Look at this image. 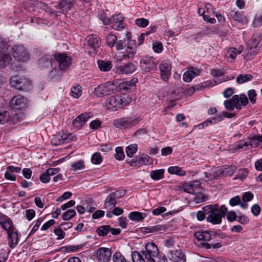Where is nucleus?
I'll list each match as a JSON object with an SVG mask.
<instances>
[{
  "label": "nucleus",
  "mask_w": 262,
  "mask_h": 262,
  "mask_svg": "<svg viewBox=\"0 0 262 262\" xmlns=\"http://www.w3.org/2000/svg\"><path fill=\"white\" fill-rule=\"evenodd\" d=\"M203 209L207 215V221L213 225L221 224L222 217L227 212V208L224 205L219 208L217 204L207 205Z\"/></svg>",
  "instance_id": "1"
},
{
  "label": "nucleus",
  "mask_w": 262,
  "mask_h": 262,
  "mask_svg": "<svg viewBox=\"0 0 262 262\" xmlns=\"http://www.w3.org/2000/svg\"><path fill=\"white\" fill-rule=\"evenodd\" d=\"M131 102V98L125 95L112 96L107 99L105 106L107 110L116 111Z\"/></svg>",
  "instance_id": "2"
},
{
  "label": "nucleus",
  "mask_w": 262,
  "mask_h": 262,
  "mask_svg": "<svg viewBox=\"0 0 262 262\" xmlns=\"http://www.w3.org/2000/svg\"><path fill=\"white\" fill-rule=\"evenodd\" d=\"M93 93L98 97H103L117 93V84L113 81H107L95 88Z\"/></svg>",
  "instance_id": "3"
},
{
  "label": "nucleus",
  "mask_w": 262,
  "mask_h": 262,
  "mask_svg": "<svg viewBox=\"0 0 262 262\" xmlns=\"http://www.w3.org/2000/svg\"><path fill=\"white\" fill-rule=\"evenodd\" d=\"M11 54L15 60L19 62H27L30 58L28 50L21 45L14 46L12 48Z\"/></svg>",
  "instance_id": "4"
},
{
  "label": "nucleus",
  "mask_w": 262,
  "mask_h": 262,
  "mask_svg": "<svg viewBox=\"0 0 262 262\" xmlns=\"http://www.w3.org/2000/svg\"><path fill=\"white\" fill-rule=\"evenodd\" d=\"M141 253L145 262H156L155 258L158 255L159 249L154 243H148L145 246V250Z\"/></svg>",
  "instance_id": "5"
},
{
  "label": "nucleus",
  "mask_w": 262,
  "mask_h": 262,
  "mask_svg": "<svg viewBox=\"0 0 262 262\" xmlns=\"http://www.w3.org/2000/svg\"><path fill=\"white\" fill-rule=\"evenodd\" d=\"M9 84L11 87L18 90H25L28 89L30 85V82L28 79L23 76H14L10 79Z\"/></svg>",
  "instance_id": "6"
},
{
  "label": "nucleus",
  "mask_w": 262,
  "mask_h": 262,
  "mask_svg": "<svg viewBox=\"0 0 262 262\" xmlns=\"http://www.w3.org/2000/svg\"><path fill=\"white\" fill-rule=\"evenodd\" d=\"M138 122L137 119L122 118L115 119L113 124L117 128L127 129L135 126Z\"/></svg>",
  "instance_id": "7"
},
{
  "label": "nucleus",
  "mask_w": 262,
  "mask_h": 262,
  "mask_svg": "<svg viewBox=\"0 0 262 262\" xmlns=\"http://www.w3.org/2000/svg\"><path fill=\"white\" fill-rule=\"evenodd\" d=\"M236 170V167L235 166L231 165L225 167L223 170H212L211 171L208 173L209 176L208 177L211 179H214L217 177L231 176L235 172Z\"/></svg>",
  "instance_id": "8"
},
{
  "label": "nucleus",
  "mask_w": 262,
  "mask_h": 262,
  "mask_svg": "<svg viewBox=\"0 0 262 262\" xmlns=\"http://www.w3.org/2000/svg\"><path fill=\"white\" fill-rule=\"evenodd\" d=\"M10 104L14 111L21 110L27 107V100L21 96H14L11 99Z\"/></svg>",
  "instance_id": "9"
},
{
  "label": "nucleus",
  "mask_w": 262,
  "mask_h": 262,
  "mask_svg": "<svg viewBox=\"0 0 262 262\" xmlns=\"http://www.w3.org/2000/svg\"><path fill=\"white\" fill-rule=\"evenodd\" d=\"M141 68L146 72H150L156 70L157 64L152 57H143L140 61Z\"/></svg>",
  "instance_id": "10"
},
{
  "label": "nucleus",
  "mask_w": 262,
  "mask_h": 262,
  "mask_svg": "<svg viewBox=\"0 0 262 262\" xmlns=\"http://www.w3.org/2000/svg\"><path fill=\"white\" fill-rule=\"evenodd\" d=\"M91 117H92V115L91 113L81 114L73 121V125L77 129H79L85 124L88 119Z\"/></svg>",
  "instance_id": "11"
},
{
  "label": "nucleus",
  "mask_w": 262,
  "mask_h": 262,
  "mask_svg": "<svg viewBox=\"0 0 262 262\" xmlns=\"http://www.w3.org/2000/svg\"><path fill=\"white\" fill-rule=\"evenodd\" d=\"M55 58L58 62L59 68L61 70H67L71 64V59L66 54H55Z\"/></svg>",
  "instance_id": "12"
},
{
  "label": "nucleus",
  "mask_w": 262,
  "mask_h": 262,
  "mask_svg": "<svg viewBox=\"0 0 262 262\" xmlns=\"http://www.w3.org/2000/svg\"><path fill=\"white\" fill-rule=\"evenodd\" d=\"M171 66L168 60L163 61L160 64V70L162 78L166 81L171 75Z\"/></svg>",
  "instance_id": "13"
},
{
  "label": "nucleus",
  "mask_w": 262,
  "mask_h": 262,
  "mask_svg": "<svg viewBox=\"0 0 262 262\" xmlns=\"http://www.w3.org/2000/svg\"><path fill=\"white\" fill-rule=\"evenodd\" d=\"M112 252L107 248H100L97 252V257L99 262H107L111 258Z\"/></svg>",
  "instance_id": "14"
},
{
  "label": "nucleus",
  "mask_w": 262,
  "mask_h": 262,
  "mask_svg": "<svg viewBox=\"0 0 262 262\" xmlns=\"http://www.w3.org/2000/svg\"><path fill=\"white\" fill-rule=\"evenodd\" d=\"M168 257L173 262H186V256L181 250H174L169 252Z\"/></svg>",
  "instance_id": "15"
},
{
  "label": "nucleus",
  "mask_w": 262,
  "mask_h": 262,
  "mask_svg": "<svg viewBox=\"0 0 262 262\" xmlns=\"http://www.w3.org/2000/svg\"><path fill=\"white\" fill-rule=\"evenodd\" d=\"M0 224L4 230L7 231L8 233L14 230L12 222L7 216L0 215Z\"/></svg>",
  "instance_id": "16"
},
{
  "label": "nucleus",
  "mask_w": 262,
  "mask_h": 262,
  "mask_svg": "<svg viewBox=\"0 0 262 262\" xmlns=\"http://www.w3.org/2000/svg\"><path fill=\"white\" fill-rule=\"evenodd\" d=\"M85 41L86 46L94 50H95L96 48H98L100 45L99 38L97 36L94 34L88 36L86 38Z\"/></svg>",
  "instance_id": "17"
},
{
  "label": "nucleus",
  "mask_w": 262,
  "mask_h": 262,
  "mask_svg": "<svg viewBox=\"0 0 262 262\" xmlns=\"http://www.w3.org/2000/svg\"><path fill=\"white\" fill-rule=\"evenodd\" d=\"M124 18L120 14H116L111 17V24H113V28L116 30L123 29L124 26L123 24Z\"/></svg>",
  "instance_id": "18"
},
{
  "label": "nucleus",
  "mask_w": 262,
  "mask_h": 262,
  "mask_svg": "<svg viewBox=\"0 0 262 262\" xmlns=\"http://www.w3.org/2000/svg\"><path fill=\"white\" fill-rule=\"evenodd\" d=\"M200 72V71L198 69L191 68L184 73L183 75V80L186 82H190L192 78L199 75Z\"/></svg>",
  "instance_id": "19"
},
{
  "label": "nucleus",
  "mask_w": 262,
  "mask_h": 262,
  "mask_svg": "<svg viewBox=\"0 0 262 262\" xmlns=\"http://www.w3.org/2000/svg\"><path fill=\"white\" fill-rule=\"evenodd\" d=\"M115 193H111L106 198L104 203V208L111 210L115 207L117 204V200L115 197Z\"/></svg>",
  "instance_id": "20"
},
{
  "label": "nucleus",
  "mask_w": 262,
  "mask_h": 262,
  "mask_svg": "<svg viewBox=\"0 0 262 262\" xmlns=\"http://www.w3.org/2000/svg\"><path fill=\"white\" fill-rule=\"evenodd\" d=\"M228 16L230 18H233L235 21L243 24H245L247 23V18L245 16H244L242 14L238 13L234 10H231L228 13Z\"/></svg>",
  "instance_id": "21"
},
{
  "label": "nucleus",
  "mask_w": 262,
  "mask_h": 262,
  "mask_svg": "<svg viewBox=\"0 0 262 262\" xmlns=\"http://www.w3.org/2000/svg\"><path fill=\"white\" fill-rule=\"evenodd\" d=\"M137 80H132L128 81H125L117 84V93L120 92L121 90L127 91L132 88L135 86V83Z\"/></svg>",
  "instance_id": "22"
},
{
  "label": "nucleus",
  "mask_w": 262,
  "mask_h": 262,
  "mask_svg": "<svg viewBox=\"0 0 262 262\" xmlns=\"http://www.w3.org/2000/svg\"><path fill=\"white\" fill-rule=\"evenodd\" d=\"M194 236L198 241H209L211 239V233L208 231H196Z\"/></svg>",
  "instance_id": "23"
},
{
  "label": "nucleus",
  "mask_w": 262,
  "mask_h": 262,
  "mask_svg": "<svg viewBox=\"0 0 262 262\" xmlns=\"http://www.w3.org/2000/svg\"><path fill=\"white\" fill-rule=\"evenodd\" d=\"M135 70V66L132 63L129 62L123 66L119 67L118 72L121 74H128L133 73Z\"/></svg>",
  "instance_id": "24"
},
{
  "label": "nucleus",
  "mask_w": 262,
  "mask_h": 262,
  "mask_svg": "<svg viewBox=\"0 0 262 262\" xmlns=\"http://www.w3.org/2000/svg\"><path fill=\"white\" fill-rule=\"evenodd\" d=\"M11 60L10 55L5 52L0 51V68H5Z\"/></svg>",
  "instance_id": "25"
},
{
  "label": "nucleus",
  "mask_w": 262,
  "mask_h": 262,
  "mask_svg": "<svg viewBox=\"0 0 262 262\" xmlns=\"http://www.w3.org/2000/svg\"><path fill=\"white\" fill-rule=\"evenodd\" d=\"M8 233V241L9 246L14 248L17 244L18 236L16 232L12 231Z\"/></svg>",
  "instance_id": "26"
},
{
  "label": "nucleus",
  "mask_w": 262,
  "mask_h": 262,
  "mask_svg": "<svg viewBox=\"0 0 262 262\" xmlns=\"http://www.w3.org/2000/svg\"><path fill=\"white\" fill-rule=\"evenodd\" d=\"M98 64L99 69L101 71L107 72L110 71L112 68V62L110 61L98 60Z\"/></svg>",
  "instance_id": "27"
},
{
  "label": "nucleus",
  "mask_w": 262,
  "mask_h": 262,
  "mask_svg": "<svg viewBox=\"0 0 262 262\" xmlns=\"http://www.w3.org/2000/svg\"><path fill=\"white\" fill-rule=\"evenodd\" d=\"M164 173V170L163 169H160L151 171L150 176L152 180H158L163 178Z\"/></svg>",
  "instance_id": "28"
},
{
  "label": "nucleus",
  "mask_w": 262,
  "mask_h": 262,
  "mask_svg": "<svg viewBox=\"0 0 262 262\" xmlns=\"http://www.w3.org/2000/svg\"><path fill=\"white\" fill-rule=\"evenodd\" d=\"M221 81H222L217 82L215 80H214V83L213 84L211 81H207L201 83L199 84L195 85V88L196 89V90H202V89H205L207 87L212 86L216 84L217 83H220V82H221Z\"/></svg>",
  "instance_id": "29"
},
{
  "label": "nucleus",
  "mask_w": 262,
  "mask_h": 262,
  "mask_svg": "<svg viewBox=\"0 0 262 262\" xmlns=\"http://www.w3.org/2000/svg\"><path fill=\"white\" fill-rule=\"evenodd\" d=\"M168 171L170 174H176L179 176H184L185 171L178 166H171L168 168Z\"/></svg>",
  "instance_id": "30"
},
{
  "label": "nucleus",
  "mask_w": 262,
  "mask_h": 262,
  "mask_svg": "<svg viewBox=\"0 0 262 262\" xmlns=\"http://www.w3.org/2000/svg\"><path fill=\"white\" fill-rule=\"evenodd\" d=\"M128 217L131 220L140 221L144 219L145 215L141 212L135 211L130 213Z\"/></svg>",
  "instance_id": "31"
},
{
  "label": "nucleus",
  "mask_w": 262,
  "mask_h": 262,
  "mask_svg": "<svg viewBox=\"0 0 262 262\" xmlns=\"http://www.w3.org/2000/svg\"><path fill=\"white\" fill-rule=\"evenodd\" d=\"M135 53V48L127 46L125 51L123 53L122 56L124 58H133Z\"/></svg>",
  "instance_id": "32"
},
{
  "label": "nucleus",
  "mask_w": 262,
  "mask_h": 262,
  "mask_svg": "<svg viewBox=\"0 0 262 262\" xmlns=\"http://www.w3.org/2000/svg\"><path fill=\"white\" fill-rule=\"evenodd\" d=\"M252 76L250 74H240L236 78V81L239 84H242L252 80Z\"/></svg>",
  "instance_id": "33"
},
{
  "label": "nucleus",
  "mask_w": 262,
  "mask_h": 262,
  "mask_svg": "<svg viewBox=\"0 0 262 262\" xmlns=\"http://www.w3.org/2000/svg\"><path fill=\"white\" fill-rule=\"evenodd\" d=\"M138 146L136 144H131L126 148V155L129 157H132L133 155L136 152Z\"/></svg>",
  "instance_id": "34"
},
{
  "label": "nucleus",
  "mask_w": 262,
  "mask_h": 262,
  "mask_svg": "<svg viewBox=\"0 0 262 262\" xmlns=\"http://www.w3.org/2000/svg\"><path fill=\"white\" fill-rule=\"evenodd\" d=\"M117 36L112 34H110L106 37V43L107 45L111 48L114 46L117 41Z\"/></svg>",
  "instance_id": "35"
},
{
  "label": "nucleus",
  "mask_w": 262,
  "mask_h": 262,
  "mask_svg": "<svg viewBox=\"0 0 262 262\" xmlns=\"http://www.w3.org/2000/svg\"><path fill=\"white\" fill-rule=\"evenodd\" d=\"M51 143L54 146H57L63 143V138L60 136V134H57L53 136L51 140Z\"/></svg>",
  "instance_id": "36"
},
{
  "label": "nucleus",
  "mask_w": 262,
  "mask_h": 262,
  "mask_svg": "<svg viewBox=\"0 0 262 262\" xmlns=\"http://www.w3.org/2000/svg\"><path fill=\"white\" fill-rule=\"evenodd\" d=\"M132 258L134 262H135L136 260H139L140 262H145L143 254L138 251H135L132 253Z\"/></svg>",
  "instance_id": "37"
},
{
  "label": "nucleus",
  "mask_w": 262,
  "mask_h": 262,
  "mask_svg": "<svg viewBox=\"0 0 262 262\" xmlns=\"http://www.w3.org/2000/svg\"><path fill=\"white\" fill-rule=\"evenodd\" d=\"M110 226L104 225L100 226L97 229V232L100 236H105L109 234Z\"/></svg>",
  "instance_id": "38"
},
{
  "label": "nucleus",
  "mask_w": 262,
  "mask_h": 262,
  "mask_svg": "<svg viewBox=\"0 0 262 262\" xmlns=\"http://www.w3.org/2000/svg\"><path fill=\"white\" fill-rule=\"evenodd\" d=\"M71 94L74 98H78L81 95V88L79 85L73 87L71 89Z\"/></svg>",
  "instance_id": "39"
},
{
  "label": "nucleus",
  "mask_w": 262,
  "mask_h": 262,
  "mask_svg": "<svg viewBox=\"0 0 262 262\" xmlns=\"http://www.w3.org/2000/svg\"><path fill=\"white\" fill-rule=\"evenodd\" d=\"M71 167L74 171L81 170L84 168V162L82 160H79L76 162L72 163Z\"/></svg>",
  "instance_id": "40"
},
{
  "label": "nucleus",
  "mask_w": 262,
  "mask_h": 262,
  "mask_svg": "<svg viewBox=\"0 0 262 262\" xmlns=\"http://www.w3.org/2000/svg\"><path fill=\"white\" fill-rule=\"evenodd\" d=\"M259 37L257 35H253L249 42V46L250 48H255L259 43Z\"/></svg>",
  "instance_id": "41"
},
{
  "label": "nucleus",
  "mask_w": 262,
  "mask_h": 262,
  "mask_svg": "<svg viewBox=\"0 0 262 262\" xmlns=\"http://www.w3.org/2000/svg\"><path fill=\"white\" fill-rule=\"evenodd\" d=\"M91 162L94 164H99L102 162V158L99 152L94 153L92 157Z\"/></svg>",
  "instance_id": "42"
},
{
  "label": "nucleus",
  "mask_w": 262,
  "mask_h": 262,
  "mask_svg": "<svg viewBox=\"0 0 262 262\" xmlns=\"http://www.w3.org/2000/svg\"><path fill=\"white\" fill-rule=\"evenodd\" d=\"M116 154L114 156L115 158L118 160H123L124 158V154L123 151V149L121 147H117L115 149Z\"/></svg>",
  "instance_id": "43"
},
{
  "label": "nucleus",
  "mask_w": 262,
  "mask_h": 262,
  "mask_svg": "<svg viewBox=\"0 0 262 262\" xmlns=\"http://www.w3.org/2000/svg\"><path fill=\"white\" fill-rule=\"evenodd\" d=\"M76 214V212L74 209H69L62 215L63 220H69L74 217Z\"/></svg>",
  "instance_id": "44"
},
{
  "label": "nucleus",
  "mask_w": 262,
  "mask_h": 262,
  "mask_svg": "<svg viewBox=\"0 0 262 262\" xmlns=\"http://www.w3.org/2000/svg\"><path fill=\"white\" fill-rule=\"evenodd\" d=\"M242 49H236L234 48H230L228 52L230 53L229 57L231 58L234 59H235L236 56L238 54H240L242 53Z\"/></svg>",
  "instance_id": "45"
},
{
  "label": "nucleus",
  "mask_w": 262,
  "mask_h": 262,
  "mask_svg": "<svg viewBox=\"0 0 262 262\" xmlns=\"http://www.w3.org/2000/svg\"><path fill=\"white\" fill-rule=\"evenodd\" d=\"M190 185L192 190L194 191V194L199 193L200 188V183L198 181H193L189 183Z\"/></svg>",
  "instance_id": "46"
},
{
  "label": "nucleus",
  "mask_w": 262,
  "mask_h": 262,
  "mask_svg": "<svg viewBox=\"0 0 262 262\" xmlns=\"http://www.w3.org/2000/svg\"><path fill=\"white\" fill-rule=\"evenodd\" d=\"M162 227L160 226H155L143 228V231L146 233H152L155 231L161 230Z\"/></svg>",
  "instance_id": "47"
},
{
  "label": "nucleus",
  "mask_w": 262,
  "mask_h": 262,
  "mask_svg": "<svg viewBox=\"0 0 262 262\" xmlns=\"http://www.w3.org/2000/svg\"><path fill=\"white\" fill-rule=\"evenodd\" d=\"M10 118L9 113L7 111L0 113V124H4L8 122Z\"/></svg>",
  "instance_id": "48"
},
{
  "label": "nucleus",
  "mask_w": 262,
  "mask_h": 262,
  "mask_svg": "<svg viewBox=\"0 0 262 262\" xmlns=\"http://www.w3.org/2000/svg\"><path fill=\"white\" fill-rule=\"evenodd\" d=\"M113 260L114 262H125V257L119 252H116L113 256Z\"/></svg>",
  "instance_id": "49"
},
{
  "label": "nucleus",
  "mask_w": 262,
  "mask_h": 262,
  "mask_svg": "<svg viewBox=\"0 0 262 262\" xmlns=\"http://www.w3.org/2000/svg\"><path fill=\"white\" fill-rule=\"evenodd\" d=\"M149 159L150 157L148 155L145 154L142 155L138 161L139 165L148 164L149 163Z\"/></svg>",
  "instance_id": "50"
},
{
  "label": "nucleus",
  "mask_w": 262,
  "mask_h": 262,
  "mask_svg": "<svg viewBox=\"0 0 262 262\" xmlns=\"http://www.w3.org/2000/svg\"><path fill=\"white\" fill-rule=\"evenodd\" d=\"M248 95L250 101L252 104H254L256 102V93L254 90H250L248 92Z\"/></svg>",
  "instance_id": "51"
},
{
  "label": "nucleus",
  "mask_w": 262,
  "mask_h": 262,
  "mask_svg": "<svg viewBox=\"0 0 262 262\" xmlns=\"http://www.w3.org/2000/svg\"><path fill=\"white\" fill-rule=\"evenodd\" d=\"M135 23L139 27H145L148 25L149 21L147 19L141 18L137 19Z\"/></svg>",
  "instance_id": "52"
},
{
  "label": "nucleus",
  "mask_w": 262,
  "mask_h": 262,
  "mask_svg": "<svg viewBox=\"0 0 262 262\" xmlns=\"http://www.w3.org/2000/svg\"><path fill=\"white\" fill-rule=\"evenodd\" d=\"M54 233L57 236V239H60L64 238L65 233L62 230L61 228H58L54 229Z\"/></svg>",
  "instance_id": "53"
},
{
  "label": "nucleus",
  "mask_w": 262,
  "mask_h": 262,
  "mask_svg": "<svg viewBox=\"0 0 262 262\" xmlns=\"http://www.w3.org/2000/svg\"><path fill=\"white\" fill-rule=\"evenodd\" d=\"M252 25L254 27H257L262 25V14L259 16L255 17L253 21Z\"/></svg>",
  "instance_id": "54"
},
{
  "label": "nucleus",
  "mask_w": 262,
  "mask_h": 262,
  "mask_svg": "<svg viewBox=\"0 0 262 262\" xmlns=\"http://www.w3.org/2000/svg\"><path fill=\"white\" fill-rule=\"evenodd\" d=\"M126 46L124 40H119L116 42V48L117 50H123Z\"/></svg>",
  "instance_id": "55"
},
{
  "label": "nucleus",
  "mask_w": 262,
  "mask_h": 262,
  "mask_svg": "<svg viewBox=\"0 0 262 262\" xmlns=\"http://www.w3.org/2000/svg\"><path fill=\"white\" fill-rule=\"evenodd\" d=\"M249 145L252 147H257L259 145V141L256 140V137L254 136L253 137L249 139Z\"/></svg>",
  "instance_id": "56"
},
{
  "label": "nucleus",
  "mask_w": 262,
  "mask_h": 262,
  "mask_svg": "<svg viewBox=\"0 0 262 262\" xmlns=\"http://www.w3.org/2000/svg\"><path fill=\"white\" fill-rule=\"evenodd\" d=\"M249 146L248 142H244L243 141H240L238 143L237 145H236L234 147V149L238 150L243 148L245 147H247Z\"/></svg>",
  "instance_id": "57"
},
{
  "label": "nucleus",
  "mask_w": 262,
  "mask_h": 262,
  "mask_svg": "<svg viewBox=\"0 0 262 262\" xmlns=\"http://www.w3.org/2000/svg\"><path fill=\"white\" fill-rule=\"evenodd\" d=\"M166 209L164 207H160L152 210V213L154 215H158L166 212Z\"/></svg>",
  "instance_id": "58"
},
{
  "label": "nucleus",
  "mask_w": 262,
  "mask_h": 262,
  "mask_svg": "<svg viewBox=\"0 0 262 262\" xmlns=\"http://www.w3.org/2000/svg\"><path fill=\"white\" fill-rule=\"evenodd\" d=\"M253 198V194L250 192H247L242 196V200L244 202H248Z\"/></svg>",
  "instance_id": "59"
},
{
  "label": "nucleus",
  "mask_w": 262,
  "mask_h": 262,
  "mask_svg": "<svg viewBox=\"0 0 262 262\" xmlns=\"http://www.w3.org/2000/svg\"><path fill=\"white\" fill-rule=\"evenodd\" d=\"M101 126V122L98 120H94L90 123V126L93 129H97Z\"/></svg>",
  "instance_id": "60"
},
{
  "label": "nucleus",
  "mask_w": 262,
  "mask_h": 262,
  "mask_svg": "<svg viewBox=\"0 0 262 262\" xmlns=\"http://www.w3.org/2000/svg\"><path fill=\"white\" fill-rule=\"evenodd\" d=\"M35 211L33 209H28L26 211V216L29 221H31L35 216Z\"/></svg>",
  "instance_id": "61"
},
{
  "label": "nucleus",
  "mask_w": 262,
  "mask_h": 262,
  "mask_svg": "<svg viewBox=\"0 0 262 262\" xmlns=\"http://www.w3.org/2000/svg\"><path fill=\"white\" fill-rule=\"evenodd\" d=\"M153 50L157 53H160L162 50V44L160 42H156L153 43Z\"/></svg>",
  "instance_id": "62"
},
{
  "label": "nucleus",
  "mask_w": 262,
  "mask_h": 262,
  "mask_svg": "<svg viewBox=\"0 0 262 262\" xmlns=\"http://www.w3.org/2000/svg\"><path fill=\"white\" fill-rule=\"evenodd\" d=\"M260 211V208L257 204H255L251 207V212L255 216L258 215Z\"/></svg>",
  "instance_id": "63"
},
{
  "label": "nucleus",
  "mask_w": 262,
  "mask_h": 262,
  "mask_svg": "<svg viewBox=\"0 0 262 262\" xmlns=\"http://www.w3.org/2000/svg\"><path fill=\"white\" fill-rule=\"evenodd\" d=\"M241 202V198L239 196H236L233 198H232L230 201L229 204L231 206H234L236 205H238Z\"/></svg>",
  "instance_id": "64"
}]
</instances>
